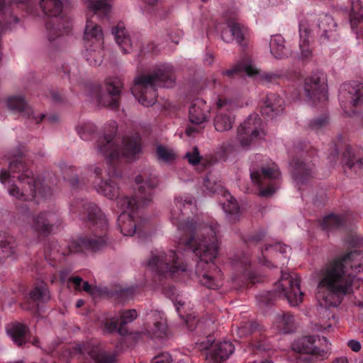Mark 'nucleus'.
I'll list each match as a JSON object with an SVG mask.
<instances>
[{"mask_svg": "<svg viewBox=\"0 0 363 363\" xmlns=\"http://www.w3.org/2000/svg\"><path fill=\"white\" fill-rule=\"evenodd\" d=\"M196 210L192 196L185 194L175 197L170 211V220L177 227L179 234L177 250L151 252L147 266L155 273V286H162L163 279L176 278L187 271V265L180 257L182 250L199 259L196 274L202 286L218 290L223 285V273L213 262L219 250L217 223L211 222L207 225L190 220L189 215L194 214Z\"/></svg>", "mask_w": 363, "mask_h": 363, "instance_id": "nucleus-1", "label": "nucleus"}, {"mask_svg": "<svg viewBox=\"0 0 363 363\" xmlns=\"http://www.w3.org/2000/svg\"><path fill=\"white\" fill-rule=\"evenodd\" d=\"M116 131V123L111 122L110 129L96 141L99 152L105 157L106 162L112 167L113 172L110 171L106 175L107 177L104 176L103 170L99 167L89 166L88 172L93 174L91 184L94 189L108 199H116L118 203V199L125 196L121 194L119 186V163L123 160L131 161L138 158L141 153L142 144L141 137L135 133L125 137L123 139V147L121 148L115 138Z\"/></svg>", "mask_w": 363, "mask_h": 363, "instance_id": "nucleus-2", "label": "nucleus"}, {"mask_svg": "<svg viewBox=\"0 0 363 363\" xmlns=\"http://www.w3.org/2000/svg\"><path fill=\"white\" fill-rule=\"evenodd\" d=\"M363 271V252L352 250L328 260L319 270L317 298L325 308L337 307L344 297L363 284L354 273Z\"/></svg>", "mask_w": 363, "mask_h": 363, "instance_id": "nucleus-3", "label": "nucleus"}, {"mask_svg": "<svg viewBox=\"0 0 363 363\" xmlns=\"http://www.w3.org/2000/svg\"><path fill=\"white\" fill-rule=\"evenodd\" d=\"M69 213L84 222L91 234L78 238L64 249L57 240H50L45 249V257L50 262H61L69 252H96L108 243V222L95 203L82 198L74 199L70 202Z\"/></svg>", "mask_w": 363, "mask_h": 363, "instance_id": "nucleus-4", "label": "nucleus"}, {"mask_svg": "<svg viewBox=\"0 0 363 363\" xmlns=\"http://www.w3.org/2000/svg\"><path fill=\"white\" fill-rule=\"evenodd\" d=\"M135 183L138 188L133 196H125L118 201V208L122 213L118 216L117 223L123 235L133 236L137 233L143 237L147 235L148 220L142 218L138 210L152 201L153 190L158 184L155 171L152 169L143 171L135 177Z\"/></svg>", "mask_w": 363, "mask_h": 363, "instance_id": "nucleus-5", "label": "nucleus"}, {"mask_svg": "<svg viewBox=\"0 0 363 363\" xmlns=\"http://www.w3.org/2000/svg\"><path fill=\"white\" fill-rule=\"evenodd\" d=\"M7 157L9 170L0 171V182H8L7 191L10 196L20 201H31L52 194L51 185L40 176L34 175L21 151L9 154Z\"/></svg>", "mask_w": 363, "mask_h": 363, "instance_id": "nucleus-6", "label": "nucleus"}, {"mask_svg": "<svg viewBox=\"0 0 363 363\" xmlns=\"http://www.w3.org/2000/svg\"><path fill=\"white\" fill-rule=\"evenodd\" d=\"M176 76L172 65L168 63L157 65L147 74L136 77L131 87V93L140 104L152 106L157 97V87H172Z\"/></svg>", "mask_w": 363, "mask_h": 363, "instance_id": "nucleus-7", "label": "nucleus"}, {"mask_svg": "<svg viewBox=\"0 0 363 363\" xmlns=\"http://www.w3.org/2000/svg\"><path fill=\"white\" fill-rule=\"evenodd\" d=\"M250 178L260 188V195L272 196L281 183V172L277 164L268 157L256 155L252 159Z\"/></svg>", "mask_w": 363, "mask_h": 363, "instance_id": "nucleus-8", "label": "nucleus"}, {"mask_svg": "<svg viewBox=\"0 0 363 363\" xmlns=\"http://www.w3.org/2000/svg\"><path fill=\"white\" fill-rule=\"evenodd\" d=\"M277 297L286 298L293 306L303 301V293L301 291L300 279L296 274L281 272L276 289L260 293L257 299L260 306L264 307L272 305Z\"/></svg>", "mask_w": 363, "mask_h": 363, "instance_id": "nucleus-9", "label": "nucleus"}, {"mask_svg": "<svg viewBox=\"0 0 363 363\" xmlns=\"http://www.w3.org/2000/svg\"><path fill=\"white\" fill-rule=\"evenodd\" d=\"M108 0H86L89 9L86 24L84 33V45L99 48L103 44L104 34L96 20L108 18L111 11Z\"/></svg>", "mask_w": 363, "mask_h": 363, "instance_id": "nucleus-10", "label": "nucleus"}, {"mask_svg": "<svg viewBox=\"0 0 363 363\" xmlns=\"http://www.w3.org/2000/svg\"><path fill=\"white\" fill-rule=\"evenodd\" d=\"M44 13L50 17L45 23L48 38L51 43L60 37L69 34L72 30V23L65 16H61L63 9V0H41L40 2Z\"/></svg>", "mask_w": 363, "mask_h": 363, "instance_id": "nucleus-11", "label": "nucleus"}, {"mask_svg": "<svg viewBox=\"0 0 363 363\" xmlns=\"http://www.w3.org/2000/svg\"><path fill=\"white\" fill-rule=\"evenodd\" d=\"M106 92H103L101 85L90 84L89 89L91 97L99 105L116 109L119 107L123 82L120 77H108L105 80Z\"/></svg>", "mask_w": 363, "mask_h": 363, "instance_id": "nucleus-12", "label": "nucleus"}, {"mask_svg": "<svg viewBox=\"0 0 363 363\" xmlns=\"http://www.w3.org/2000/svg\"><path fill=\"white\" fill-rule=\"evenodd\" d=\"M203 186L209 194H220L222 199L220 204L225 213L229 216L230 222H235L239 219L240 207L235 199L225 189L218 178L212 173H208L203 178Z\"/></svg>", "mask_w": 363, "mask_h": 363, "instance_id": "nucleus-13", "label": "nucleus"}, {"mask_svg": "<svg viewBox=\"0 0 363 363\" xmlns=\"http://www.w3.org/2000/svg\"><path fill=\"white\" fill-rule=\"evenodd\" d=\"M130 337L135 342L143 339L144 335L152 339L164 340L169 336L166 318L159 311H151L147 314L143 331H137L129 334Z\"/></svg>", "mask_w": 363, "mask_h": 363, "instance_id": "nucleus-14", "label": "nucleus"}, {"mask_svg": "<svg viewBox=\"0 0 363 363\" xmlns=\"http://www.w3.org/2000/svg\"><path fill=\"white\" fill-rule=\"evenodd\" d=\"M320 338L315 335L304 336L295 342L293 349L300 353L296 358V363H312L313 359H323L327 356V352L320 349L317 341Z\"/></svg>", "mask_w": 363, "mask_h": 363, "instance_id": "nucleus-15", "label": "nucleus"}, {"mask_svg": "<svg viewBox=\"0 0 363 363\" xmlns=\"http://www.w3.org/2000/svg\"><path fill=\"white\" fill-rule=\"evenodd\" d=\"M238 139L242 147H247L264 135V125L258 114H251L238 128Z\"/></svg>", "mask_w": 363, "mask_h": 363, "instance_id": "nucleus-16", "label": "nucleus"}, {"mask_svg": "<svg viewBox=\"0 0 363 363\" xmlns=\"http://www.w3.org/2000/svg\"><path fill=\"white\" fill-rule=\"evenodd\" d=\"M303 88L306 96L313 104L328 100L325 77L323 72H314L306 77Z\"/></svg>", "mask_w": 363, "mask_h": 363, "instance_id": "nucleus-17", "label": "nucleus"}, {"mask_svg": "<svg viewBox=\"0 0 363 363\" xmlns=\"http://www.w3.org/2000/svg\"><path fill=\"white\" fill-rule=\"evenodd\" d=\"M196 345L200 350H209L207 356L218 362L226 360L235 351V346L230 341L215 342L212 335H208L206 341L199 342Z\"/></svg>", "mask_w": 363, "mask_h": 363, "instance_id": "nucleus-18", "label": "nucleus"}, {"mask_svg": "<svg viewBox=\"0 0 363 363\" xmlns=\"http://www.w3.org/2000/svg\"><path fill=\"white\" fill-rule=\"evenodd\" d=\"M74 350L81 354H88L96 363H115L116 354L102 349L101 344L96 340H89L77 345Z\"/></svg>", "mask_w": 363, "mask_h": 363, "instance_id": "nucleus-19", "label": "nucleus"}, {"mask_svg": "<svg viewBox=\"0 0 363 363\" xmlns=\"http://www.w3.org/2000/svg\"><path fill=\"white\" fill-rule=\"evenodd\" d=\"M60 223V216L57 211H44L33 216L31 228L38 235L45 236L50 234L54 228L58 227Z\"/></svg>", "mask_w": 363, "mask_h": 363, "instance_id": "nucleus-20", "label": "nucleus"}, {"mask_svg": "<svg viewBox=\"0 0 363 363\" xmlns=\"http://www.w3.org/2000/svg\"><path fill=\"white\" fill-rule=\"evenodd\" d=\"M230 260V264L235 270L233 279L243 277L244 279L252 283L257 281L256 274L252 269L248 254L245 252L235 254Z\"/></svg>", "mask_w": 363, "mask_h": 363, "instance_id": "nucleus-21", "label": "nucleus"}, {"mask_svg": "<svg viewBox=\"0 0 363 363\" xmlns=\"http://www.w3.org/2000/svg\"><path fill=\"white\" fill-rule=\"evenodd\" d=\"M339 99L341 103H349L360 111L363 108V86L357 82L345 83L341 86Z\"/></svg>", "mask_w": 363, "mask_h": 363, "instance_id": "nucleus-22", "label": "nucleus"}, {"mask_svg": "<svg viewBox=\"0 0 363 363\" xmlns=\"http://www.w3.org/2000/svg\"><path fill=\"white\" fill-rule=\"evenodd\" d=\"M50 299V291L45 283L38 284L24 298L21 303L23 310L29 311L33 313H37L39 311V304L46 303Z\"/></svg>", "mask_w": 363, "mask_h": 363, "instance_id": "nucleus-23", "label": "nucleus"}, {"mask_svg": "<svg viewBox=\"0 0 363 363\" xmlns=\"http://www.w3.org/2000/svg\"><path fill=\"white\" fill-rule=\"evenodd\" d=\"M344 171L348 175L363 174V149L347 146L343 152Z\"/></svg>", "mask_w": 363, "mask_h": 363, "instance_id": "nucleus-24", "label": "nucleus"}, {"mask_svg": "<svg viewBox=\"0 0 363 363\" xmlns=\"http://www.w3.org/2000/svg\"><path fill=\"white\" fill-rule=\"evenodd\" d=\"M290 164L292 177L298 184H306L314 177L313 163L303 157L302 154L294 157Z\"/></svg>", "mask_w": 363, "mask_h": 363, "instance_id": "nucleus-25", "label": "nucleus"}, {"mask_svg": "<svg viewBox=\"0 0 363 363\" xmlns=\"http://www.w3.org/2000/svg\"><path fill=\"white\" fill-rule=\"evenodd\" d=\"M6 105L11 111L21 113L23 116L35 122L37 124L45 118V114H36L27 104L25 99L21 96H9L6 100Z\"/></svg>", "mask_w": 363, "mask_h": 363, "instance_id": "nucleus-26", "label": "nucleus"}, {"mask_svg": "<svg viewBox=\"0 0 363 363\" xmlns=\"http://www.w3.org/2000/svg\"><path fill=\"white\" fill-rule=\"evenodd\" d=\"M225 100L219 99L216 103L217 113L214 117L213 125L215 129L219 132H224L232 128L235 121V116L228 108H225Z\"/></svg>", "mask_w": 363, "mask_h": 363, "instance_id": "nucleus-27", "label": "nucleus"}, {"mask_svg": "<svg viewBox=\"0 0 363 363\" xmlns=\"http://www.w3.org/2000/svg\"><path fill=\"white\" fill-rule=\"evenodd\" d=\"M354 216L351 211H347L343 214L330 213L320 222V225L323 230H335L339 228H347V225L352 224Z\"/></svg>", "mask_w": 363, "mask_h": 363, "instance_id": "nucleus-28", "label": "nucleus"}, {"mask_svg": "<svg viewBox=\"0 0 363 363\" xmlns=\"http://www.w3.org/2000/svg\"><path fill=\"white\" fill-rule=\"evenodd\" d=\"M247 33V28L245 26L236 21H229L222 29L220 36L226 43L235 40L238 44L242 45Z\"/></svg>", "mask_w": 363, "mask_h": 363, "instance_id": "nucleus-29", "label": "nucleus"}, {"mask_svg": "<svg viewBox=\"0 0 363 363\" xmlns=\"http://www.w3.org/2000/svg\"><path fill=\"white\" fill-rule=\"evenodd\" d=\"M337 23L333 18L328 14L320 15L318 24V35L320 36V41L324 43L329 40H335L336 33Z\"/></svg>", "mask_w": 363, "mask_h": 363, "instance_id": "nucleus-30", "label": "nucleus"}, {"mask_svg": "<svg viewBox=\"0 0 363 363\" xmlns=\"http://www.w3.org/2000/svg\"><path fill=\"white\" fill-rule=\"evenodd\" d=\"M209 114V107L202 99H196L189 107V118L192 124L201 125L207 121Z\"/></svg>", "mask_w": 363, "mask_h": 363, "instance_id": "nucleus-31", "label": "nucleus"}, {"mask_svg": "<svg viewBox=\"0 0 363 363\" xmlns=\"http://www.w3.org/2000/svg\"><path fill=\"white\" fill-rule=\"evenodd\" d=\"M284 101L275 93H270L266 96L264 105L261 106L260 112L262 116L274 117L282 113L284 109Z\"/></svg>", "mask_w": 363, "mask_h": 363, "instance_id": "nucleus-32", "label": "nucleus"}, {"mask_svg": "<svg viewBox=\"0 0 363 363\" xmlns=\"http://www.w3.org/2000/svg\"><path fill=\"white\" fill-rule=\"evenodd\" d=\"M16 238L5 231H0V255L2 258H16L18 255Z\"/></svg>", "mask_w": 363, "mask_h": 363, "instance_id": "nucleus-33", "label": "nucleus"}, {"mask_svg": "<svg viewBox=\"0 0 363 363\" xmlns=\"http://www.w3.org/2000/svg\"><path fill=\"white\" fill-rule=\"evenodd\" d=\"M6 331L13 342L18 346L25 345L29 340V330L23 323L18 322L12 323L7 326Z\"/></svg>", "mask_w": 363, "mask_h": 363, "instance_id": "nucleus-34", "label": "nucleus"}, {"mask_svg": "<svg viewBox=\"0 0 363 363\" xmlns=\"http://www.w3.org/2000/svg\"><path fill=\"white\" fill-rule=\"evenodd\" d=\"M349 18L352 30L363 39V8L359 2H352Z\"/></svg>", "mask_w": 363, "mask_h": 363, "instance_id": "nucleus-35", "label": "nucleus"}, {"mask_svg": "<svg viewBox=\"0 0 363 363\" xmlns=\"http://www.w3.org/2000/svg\"><path fill=\"white\" fill-rule=\"evenodd\" d=\"M247 74L249 76H254L257 74V70L251 65V59L247 55H244L232 69L223 72V75L233 77L235 75Z\"/></svg>", "mask_w": 363, "mask_h": 363, "instance_id": "nucleus-36", "label": "nucleus"}, {"mask_svg": "<svg viewBox=\"0 0 363 363\" xmlns=\"http://www.w3.org/2000/svg\"><path fill=\"white\" fill-rule=\"evenodd\" d=\"M112 33L115 37V40L124 54L128 53L132 49V43L125 25L123 22H119L112 30Z\"/></svg>", "mask_w": 363, "mask_h": 363, "instance_id": "nucleus-37", "label": "nucleus"}, {"mask_svg": "<svg viewBox=\"0 0 363 363\" xmlns=\"http://www.w3.org/2000/svg\"><path fill=\"white\" fill-rule=\"evenodd\" d=\"M311 30L307 21L302 20L299 23L300 50L303 60H308L311 57L312 51L309 46V38Z\"/></svg>", "mask_w": 363, "mask_h": 363, "instance_id": "nucleus-38", "label": "nucleus"}, {"mask_svg": "<svg viewBox=\"0 0 363 363\" xmlns=\"http://www.w3.org/2000/svg\"><path fill=\"white\" fill-rule=\"evenodd\" d=\"M284 43L285 40L281 35L272 36L269 43L270 52L276 59L286 58L291 55L289 49L285 46Z\"/></svg>", "mask_w": 363, "mask_h": 363, "instance_id": "nucleus-39", "label": "nucleus"}, {"mask_svg": "<svg viewBox=\"0 0 363 363\" xmlns=\"http://www.w3.org/2000/svg\"><path fill=\"white\" fill-rule=\"evenodd\" d=\"M269 250L276 253L279 252L281 255L286 257L287 252L291 250V248L289 246L279 242L274 245H266L264 249L262 250V257L259 258V262L264 266L270 268L274 266V264L267 259V252Z\"/></svg>", "mask_w": 363, "mask_h": 363, "instance_id": "nucleus-40", "label": "nucleus"}, {"mask_svg": "<svg viewBox=\"0 0 363 363\" xmlns=\"http://www.w3.org/2000/svg\"><path fill=\"white\" fill-rule=\"evenodd\" d=\"M62 70L64 74L67 77L71 84L82 85V75L77 63L72 62V64L62 65Z\"/></svg>", "mask_w": 363, "mask_h": 363, "instance_id": "nucleus-41", "label": "nucleus"}, {"mask_svg": "<svg viewBox=\"0 0 363 363\" xmlns=\"http://www.w3.org/2000/svg\"><path fill=\"white\" fill-rule=\"evenodd\" d=\"M64 179L67 180L74 189H82L89 182V180L85 178L84 174H82L80 177L77 174V169L74 167H70L65 172Z\"/></svg>", "mask_w": 363, "mask_h": 363, "instance_id": "nucleus-42", "label": "nucleus"}, {"mask_svg": "<svg viewBox=\"0 0 363 363\" xmlns=\"http://www.w3.org/2000/svg\"><path fill=\"white\" fill-rule=\"evenodd\" d=\"M86 50L84 57L89 64L91 66L100 65L103 61L102 45L96 48L94 45H84Z\"/></svg>", "mask_w": 363, "mask_h": 363, "instance_id": "nucleus-43", "label": "nucleus"}, {"mask_svg": "<svg viewBox=\"0 0 363 363\" xmlns=\"http://www.w3.org/2000/svg\"><path fill=\"white\" fill-rule=\"evenodd\" d=\"M276 323L277 328L284 333H291L295 330L294 318L289 313L277 315Z\"/></svg>", "mask_w": 363, "mask_h": 363, "instance_id": "nucleus-44", "label": "nucleus"}, {"mask_svg": "<svg viewBox=\"0 0 363 363\" xmlns=\"http://www.w3.org/2000/svg\"><path fill=\"white\" fill-rule=\"evenodd\" d=\"M138 317L137 311L135 309L124 311L121 315V322L118 328V333L122 336L128 335V330L126 324L133 322Z\"/></svg>", "mask_w": 363, "mask_h": 363, "instance_id": "nucleus-45", "label": "nucleus"}, {"mask_svg": "<svg viewBox=\"0 0 363 363\" xmlns=\"http://www.w3.org/2000/svg\"><path fill=\"white\" fill-rule=\"evenodd\" d=\"M67 286L73 288L75 291H84L88 293H92V286L88 281H83L79 277H70L67 279Z\"/></svg>", "mask_w": 363, "mask_h": 363, "instance_id": "nucleus-46", "label": "nucleus"}, {"mask_svg": "<svg viewBox=\"0 0 363 363\" xmlns=\"http://www.w3.org/2000/svg\"><path fill=\"white\" fill-rule=\"evenodd\" d=\"M96 131V125L91 122L80 124L77 127L78 135L84 140H91Z\"/></svg>", "mask_w": 363, "mask_h": 363, "instance_id": "nucleus-47", "label": "nucleus"}, {"mask_svg": "<svg viewBox=\"0 0 363 363\" xmlns=\"http://www.w3.org/2000/svg\"><path fill=\"white\" fill-rule=\"evenodd\" d=\"M329 119L326 114L313 118L308 123V128L316 133L323 130L328 125Z\"/></svg>", "mask_w": 363, "mask_h": 363, "instance_id": "nucleus-48", "label": "nucleus"}, {"mask_svg": "<svg viewBox=\"0 0 363 363\" xmlns=\"http://www.w3.org/2000/svg\"><path fill=\"white\" fill-rule=\"evenodd\" d=\"M156 155L158 160L163 162H169L174 160V153L162 145L157 147Z\"/></svg>", "mask_w": 363, "mask_h": 363, "instance_id": "nucleus-49", "label": "nucleus"}, {"mask_svg": "<svg viewBox=\"0 0 363 363\" xmlns=\"http://www.w3.org/2000/svg\"><path fill=\"white\" fill-rule=\"evenodd\" d=\"M118 322L116 318H106L103 323V331L104 333H118Z\"/></svg>", "mask_w": 363, "mask_h": 363, "instance_id": "nucleus-50", "label": "nucleus"}, {"mask_svg": "<svg viewBox=\"0 0 363 363\" xmlns=\"http://www.w3.org/2000/svg\"><path fill=\"white\" fill-rule=\"evenodd\" d=\"M257 328L256 322H245L238 328V333L240 337L247 336L253 333Z\"/></svg>", "mask_w": 363, "mask_h": 363, "instance_id": "nucleus-51", "label": "nucleus"}, {"mask_svg": "<svg viewBox=\"0 0 363 363\" xmlns=\"http://www.w3.org/2000/svg\"><path fill=\"white\" fill-rule=\"evenodd\" d=\"M266 233L264 230H259L254 233L248 235L244 239L247 245H257L265 237Z\"/></svg>", "mask_w": 363, "mask_h": 363, "instance_id": "nucleus-52", "label": "nucleus"}, {"mask_svg": "<svg viewBox=\"0 0 363 363\" xmlns=\"http://www.w3.org/2000/svg\"><path fill=\"white\" fill-rule=\"evenodd\" d=\"M284 77L281 71L264 72L261 74V78L267 82H276L278 79Z\"/></svg>", "mask_w": 363, "mask_h": 363, "instance_id": "nucleus-53", "label": "nucleus"}, {"mask_svg": "<svg viewBox=\"0 0 363 363\" xmlns=\"http://www.w3.org/2000/svg\"><path fill=\"white\" fill-rule=\"evenodd\" d=\"M186 157L193 165H197L201 162V157L197 147H194L191 152H186Z\"/></svg>", "mask_w": 363, "mask_h": 363, "instance_id": "nucleus-54", "label": "nucleus"}, {"mask_svg": "<svg viewBox=\"0 0 363 363\" xmlns=\"http://www.w3.org/2000/svg\"><path fill=\"white\" fill-rule=\"evenodd\" d=\"M362 242V238L356 234H350L345 238L346 244L353 247L359 246Z\"/></svg>", "mask_w": 363, "mask_h": 363, "instance_id": "nucleus-55", "label": "nucleus"}, {"mask_svg": "<svg viewBox=\"0 0 363 363\" xmlns=\"http://www.w3.org/2000/svg\"><path fill=\"white\" fill-rule=\"evenodd\" d=\"M172 359L171 355L167 352H163L152 359V363H172Z\"/></svg>", "mask_w": 363, "mask_h": 363, "instance_id": "nucleus-56", "label": "nucleus"}, {"mask_svg": "<svg viewBox=\"0 0 363 363\" xmlns=\"http://www.w3.org/2000/svg\"><path fill=\"white\" fill-rule=\"evenodd\" d=\"M135 289L133 286L124 288V289H121L120 296L125 301H126L133 297V296L135 293Z\"/></svg>", "mask_w": 363, "mask_h": 363, "instance_id": "nucleus-57", "label": "nucleus"}, {"mask_svg": "<svg viewBox=\"0 0 363 363\" xmlns=\"http://www.w3.org/2000/svg\"><path fill=\"white\" fill-rule=\"evenodd\" d=\"M339 157V150H337V145H335L334 149L330 152L328 156V160L331 165H333L336 163Z\"/></svg>", "mask_w": 363, "mask_h": 363, "instance_id": "nucleus-58", "label": "nucleus"}, {"mask_svg": "<svg viewBox=\"0 0 363 363\" xmlns=\"http://www.w3.org/2000/svg\"><path fill=\"white\" fill-rule=\"evenodd\" d=\"M348 347L354 352H359L361 350V344L359 342L351 340L347 342Z\"/></svg>", "mask_w": 363, "mask_h": 363, "instance_id": "nucleus-59", "label": "nucleus"}, {"mask_svg": "<svg viewBox=\"0 0 363 363\" xmlns=\"http://www.w3.org/2000/svg\"><path fill=\"white\" fill-rule=\"evenodd\" d=\"M186 322L189 330H199L201 325L200 322H196L195 326H194V324L190 323V317H187Z\"/></svg>", "mask_w": 363, "mask_h": 363, "instance_id": "nucleus-60", "label": "nucleus"}, {"mask_svg": "<svg viewBox=\"0 0 363 363\" xmlns=\"http://www.w3.org/2000/svg\"><path fill=\"white\" fill-rule=\"evenodd\" d=\"M201 127H194V126H188L186 128V134L189 136L192 135L194 133L199 132L201 130Z\"/></svg>", "mask_w": 363, "mask_h": 363, "instance_id": "nucleus-61", "label": "nucleus"}, {"mask_svg": "<svg viewBox=\"0 0 363 363\" xmlns=\"http://www.w3.org/2000/svg\"><path fill=\"white\" fill-rule=\"evenodd\" d=\"M50 96L52 99L56 102H60L62 100V95L60 93L54 91H50Z\"/></svg>", "mask_w": 363, "mask_h": 363, "instance_id": "nucleus-62", "label": "nucleus"}, {"mask_svg": "<svg viewBox=\"0 0 363 363\" xmlns=\"http://www.w3.org/2000/svg\"><path fill=\"white\" fill-rule=\"evenodd\" d=\"M204 60H205L206 63H207L208 65H211L213 62V55L211 53H206Z\"/></svg>", "mask_w": 363, "mask_h": 363, "instance_id": "nucleus-63", "label": "nucleus"}, {"mask_svg": "<svg viewBox=\"0 0 363 363\" xmlns=\"http://www.w3.org/2000/svg\"><path fill=\"white\" fill-rule=\"evenodd\" d=\"M333 363H348L346 357L337 358Z\"/></svg>", "mask_w": 363, "mask_h": 363, "instance_id": "nucleus-64", "label": "nucleus"}]
</instances>
